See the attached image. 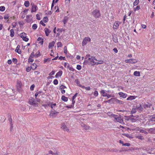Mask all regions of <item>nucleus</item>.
Listing matches in <instances>:
<instances>
[{
  "label": "nucleus",
  "mask_w": 155,
  "mask_h": 155,
  "mask_svg": "<svg viewBox=\"0 0 155 155\" xmlns=\"http://www.w3.org/2000/svg\"><path fill=\"white\" fill-rule=\"evenodd\" d=\"M75 82L77 84V85L79 86V85H81L80 84V82L78 80V79L76 80L75 81Z\"/></svg>",
  "instance_id": "47"
},
{
  "label": "nucleus",
  "mask_w": 155,
  "mask_h": 155,
  "mask_svg": "<svg viewBox=\"0 0 155 155\" xmlns=\"http://www.w3.org/2000/svg\"><path fill=\"white\" fill-rule=\"evenodd\" d=\"M58 113V112L57 111L54 112L52 110L51 111L50 115V116L52 117L53 118H54L56 117Z\"/></svg>",
  "instance_id": "10"
},
{
  "label": "nucleus",
  "mask_w": 155,
  "mask_h": 155,
  "mask_svg": "<svg viewBox=\"0 0 155 155\" xmlns=\"http://www.w3.org/2000/svg\"><path fill=\"white\" fill-rule=\"evenodd\" d=\"M118 94L120 95V97L124 98L126 97L127 96V94L121 92H119Z\"/></svg>",
  "instance_id": "17"
},
{
  "label": "nucleus",
  "mask_w": 155,
  "mask_h": 155,
  "mask_svg": "<svg viewBox=\"0 0 155 155\" xmlns=\"http://www.w3.org/2000/svg\"><path fill=\"white\" fill-rule=\"evenodd\" d=\"M75 103V101L74 100V99H72V104L71 105H69L67 106V107L68 108H72L74 107V104Z\"/></svg>",
  "instance_id": "22"
},
{
  "label": "nucleus",
  "mask_w": 155,
  "mask_h": 155,
  "mask_svg": "<svg viewBox=\"0 0 155 155\" xmlns=\"http://www.w3.org/2000/svg\"><path fill=\"white\" fill-rule=\"evenodd\" d=\"M55 44V42L54 41H53L51 42H50L49 44L48 48H51L53 47Z\"/></svg>",
  "instance_id": "27"
},
{
  "label": "nucleus",
  "mask_w": 155,
  "mask_h": 155,
  "mask_svg": "<svg viewBox=\"0 0 155 155\" xmlns=\"http://www.w3.org/2000/svg\"><path fill=\"white\" fill-rule=\"evenodd\" d=\"M100 93L102 95L103 97H106L108 94L104 90H101Z\"/></svg>",
  "instance_id": "21"
},
{
  "label": "nucleus",
  "mask_w": 155,
  "mask_h": 155,
  "mask_svg": "<svg viewBox=\"0 0 155 155\" xmlns=\"http://www.w3.org/2000/svg\"><path fill=\"white\" fill-rule=\"evenodd\" d=\"M146 130L148 131L149 133L154 134L155 132V128H150V129H146Z\"/></svg>",
  "instance_id": "15"
},
{
  "label": "nucleus",
  "mask_w": 155,
  "mask_h": 155,
  "mask_svg": "<svg viewBox=\"0 0 155 155\" xmlns=\"http://www.w3.org/2000/svg\"><path fill=\"white\" fill-rule=\"evenodd\" d=\"M125 61L126 63L134 64L137 63V61L136 59H130L125 60Z\"/></svg>",
  "instance_id": "6"
},
{
  "label": "nucleus",
  "mask_w": 155,
  "mask_h": 155,
  "mask_svg": "<svg viewBox=\"0 0 155 155\" xmlns=\"http://www.w3.org/2000/svg\"><path fill=\"white\" fill-rule=\"evenodd\" d=\"M111 151L112 152H117L118 151V150L116 149H113L111 150Z\"/></svg>",
  "instance_id": "64"
},
{
  "label": "nucleus",
  "mask_w": 155,
  "mask_h": 155,
  "mask_svg": "<svg viewBox=\"0 0 155 155\" xmlns=\"http://www.w3.org/2000/svg\"><path fill=\"white\" fill-rule=\"evenodd\" d=\"M138 117V116H134L133 115L132 116L130 117V121L132 122H135L137 120V118Z\"/></svg>",
  "instance_id": "12"
},
{
  "label": "nucleus",
  "mask_w": 155,
  "mask_h": 155,
  "mask_svg": "<svg viewBox=\"0 0 155 155\" xmlns=\"http://www.w3.org/2000/svg\"><path fill=\"white\" fill-rule=\"evenodd\" d=\"M53 84L55 85L58 84V80L56 79H54L53 81Z\"/></svg>",
  "instance_id": "48"
},
{
  "label": "nucleus",
  "mask_w": 155,
  "mask_h": 155,
  "mask_svg": "<svg viewBox=\"0 0 155 155\" xmlns=\"http://www.w3.org/2000/svg\"><path fill=\"white\" fill-rule=\"evenodd\" d=\"M36 18L37 20H40L41 18L40 15L38 14H37L36 15Z\"/></svg>",
  "instance_id": "56"
},
{
  "label": "nucleus",
  "mask_w": 155,
  "mask_h": 155,
  "mask_svg": "<svg viewBox=\"0 0 155 155\" xmlns=\"http://www.w3.org/2000/svg\"><path fill=\"white\" fill-rule=\"evenodd\" d=\"M35 87V85L34 84H33L30 87V89L31 91H33L34 89V88Z\"/></svg>",
  "instance_id": "61"
},
{
  "label": "nucleus",
  "mask_w": 155,
  "mask_h": 155,
  "mask_svg": "<svg viewBox=\"0 0 155 155\" xmlns=\"http://www.w3.org/2000/svg\"><path fill=\"white\" fill-rule=\"evenodd\" d=\"M114 96L113 95H112L111 94H107V96H106V97H107L108 98H110L111 97H113Z\"/></svg>",
  "instance_id": "60"
},
{
  "label": "nucleus",
  "mask_w": 155,
  "mask_h": 155,
  "mask_svg": "<svg viewBox=\"0 0 155 155\" xmlns=\"http://www.w3.org/2000/svg\"><path fill=\"white\" fill-rule=\"evenodd\" d=\"M116 103H117V104H123V102L122 101H121L117 99V100H116Z\"/></svg>",
  "instance_id": "40"
},
{
  "label": "nucleus",
  "mask_w": 155,
  "mask_h": 155,
  "mask_svg": "<svg viewBox=\"0 0 155 155\" xmlns=\"http://www.w3.org/2000/svg\"><path fill=\"white\" fill-rule=\"evenodd\" d=\"M64 66L65 68H68L69 67L70 65L67 62H65L64 64Z\"/></svg>",
  "instance_id": "39"
},
{
  "label": "nucleus",
  "mask_w": 155,
  "mask_h": 155,
  "mask_svg": "<svg viewBox=\"0 0 155 155\" xmlns=\"http://www.w3.org/2000/svg\"><path fill=\"white\" fill-rule=\"evenodd\" d=\"M18 45L17 46L16 49H15V51L16 52H17L18 54H20L21 53V51L19 49V48H18Z\"/></svg>",
  "instance_id": "36"
},
{
  "label": "nucleus",
  "mask_w": 155,
  "mask_h": 155,
  "mask_svg": "<svg viewBox=\"0 0 155 155\" xmlns=\"http://www.w3.org/2000/svg\"><path fill=\"white\" fill-rule=\"evenodd\" d=\"M37 25L36 24H34L32 26V28L34 30H35L37 28Z\"/></svg>",
  "instance_id": "44"
},
{
  "label": "nucleus",
  "mask_w": 155,
  "mask_h": 155,
  "mask_svg": "<svg viewBox=\"0 0 155 155\" xmlns=\"http://www.w3.org/2000/svg\"><path fill=\"white\" fill-rule=\"evenodd\" d=\"M37 6L33 4L32 6L31 12V13L36 12L37 10Z\"/></svg>",
  "instance_id": "13"
},
{
  "label": "nucleus",
  "mask_w": 155,
  "mask_h": 155,
  "mask_svg": "<svg viewBox=\"0 0 155 155\" xmlns=\"http://www.w3.org/2000/svg\"><path fill=\"white\" fill-rule=\"evenodd\" d=\"M134 10L135 12L136 11L140 9V7L139 6H137L136 8H134Z\"/></svg>",
  "instance_id": "53"
},
{
  "label": "nucleus",
  "mask_w": 155,
  "mask_h": 155,
  "mask_svg": "<svg viewBox=\"0 0 155 155\" xmlns=\"http://www.w3.org/2000/svg\"><path fill=\"white\" fill-rule=\"evenodd\" d=\"M62 74V71H60L58 72L56 74V75L55 76V77L56 78H58L59 77H60L61 76Z\"/></svg>",
  "instance_id": "20"
},
{
  "label": "nucleus",
  "mask_w": 155,
  "mask_h": 155,
  "mask_svg": "<svg viewBox=\"0 0 155 155\" xmlns=\"http://www.w3.org/2000/svg\"><path fill=\"white\" fill-rule=\"evenodd\" d=\"M98 92L97 91H95L94 92V95L95 97H97L98 96Z\"/></svg>",
  "instance_id": "43"
},
{
  "label": "nucleus",
  "mask_w": 155,
  "mask_h": 155,
  "mask_svg": "<svg viewBox=\"0 0 155 155\" xmlns=\"http://www.w3.org/2000/svg\"><path fill=\"white\" fill-rule=\"evenodd\" d=\"M10 35L11 37H13L14 35V31L13 29H11L10 30Z\"/></svg>",
  "instance_id": "32"
},
{
  "label": "nucleus",
  "mask_w": 155,
  "mask_h": 155,
  "mask_svg": "<svg viewBox=\"0 0 155 155\" xmlns=\"http://www.w3.org/2000/svg\"><path fill=\"white\" fill-rule=\"evenodd\" d=\"M83 126L84 127V128L86 130L89 129V127L88 126H87L85 124H84Z\"/></svg>",
  "instance_id": "55"
},
{
  "label": "nucleus",
  "mask_w": 155,
  "mask_h": 155,
  "mask_svg": "<svg viewBox=\"0 0 155 155\" xmlns=\"http://www.w3.org/2000/svg\"><path fill=\"white\" fill-rule=\"evenodd\" d=\"M91 41V39L88 37H85L83 41L82 42V45L84 46L87 43L88 41Z\"/></svg>",
  "instance_id": "8"
},
{
  "label": "nucleus",
  "mask_w": 155,
  "mask_h": 155,
  "mask_svg": "<svg viewBox=\"0 0 155 155\" xmlns=\"http://www.w3.org/2000/svg\"><path fill=\"white\" fill-rule=\"evenodd\" d=\"M16 22H14L12 23V28H14L16 26Z\"/></svg>",
  "instance_id": "54"
},
{
  "label": "nucleus",
  "mask_w": 155,
  "mask_h": 155,
  "mask_svg": "<svg viewBox=\"0 0 155 155\" xmlns=\"http://www.w3.org/2000/svg\"><path fill=\"white\" fill-rule=\"evenodd\" d=\"M151 106L152 104L148 102H147L146 103H144L143 105V107L145 109H146L148 107H150Z\"/></svg>",
  "instance_id": "14"
},
{
  "label": "nucleus",
  "mask_w": 155,
  "mask_h": 155,
  "mask_svg": "<svg viewBox=\"0 0 155 155\" xmlns=\"http://www.w3.org/2000/svg\"><path fill=\"white\" fill-rule=\"evenodd\" d=\"M134 75L136 76H140V72L138 71H135L134 73Z\"/></svg>",
  "instance_id": "29"
},
{
  "label": "nucleus",
  "mask_w": 155,
  "mask_h": 155,
  "mask_svg": "<svg viewBox=\"0 0 155 155\" xmlns=\"http://www.w3.org/2000/svg\"><path fill=\"white\" fill-rule=\"evenodd\" d=\"M69 19V17L67 16H65L63 20L64 25H65L68 22Z\"/></svg>",
  "instance_id": "23"
},
{
  "label": "nucleus",
  "mask_w": 155,
  "mask_h": 155,
  "mask_svg": "<svg viewBox=\"0 0 155 155\" xmlns=\"http://www.w3.org/2000/svg\"><path fill=\"white\" fill-rule=\"evenodd\" d=\"M136 97H137L136 96H130L127 99V100L131 101L135 99Z\"/></svg>",
  "instance_id": "19"
},
{
  "label": "nucleus",
  "mask_w": 155,
  "mask_h": 155,
  "mask_svg": "<svg viewBox=\"0 0 155 155\" xmlns=\"http://www.w3.org/2000/svg\"><path fill=\"white\" fill-rule=\"evenodd\" d=\"M136 109L138 110H139L142 111L143 110V108L141 105H140L139 107H136Z\"/></svg>",
  "instance_id": "35"
},
{
  "label": "nucleus",
  "mask_w": 155,
  "mask_h": 155,
  "mask_svg": "<svg viewBox=\"0 0 155 155\" xmlns=\"http://www.w3.org/2000/svg\"><path fill=\"white\" fill-rule=\"evenodd\" d=\"M26 18V21L27 23H29L32 21L33 17L32 15H27Z\"/></svg>",
  "instance_id": "7"
},
{
  "label": "nucleus",
  "mask_w": 155,
  "mask_h": 155,
  "mask_svg": "<svg viewBox=\"0 0 155 155\" xmlns=\"http://www.w3.org/2000/svg\"><path fill=\"white\" fill-rule=\"evenodd\" d=\"M40 52L39 51H38L35 54V56L36 57H38L40 55L39 54Z\"/></svg>",
  "instance_id": "52"
},
{
  "label": "nucleus",
  "mask_w": 155,
  "mask_h": 155,
  "mask_svg": "<svg viewBox=\"0 0 155 155\" xmlns=\"http://www.w3.org/2000/svg\"><path fill=\"white\" fill-rule=\"evenodd\" d=\"M67 47L65 46L64 48V53L65 54H67Z\"/></svg>",
  "instance_id": "62"
},
{
  "label": "nucleus",
  "mask_w": 155,
  "mask_h": 155,
  "mask_svg": "<svg viewBox=\"0 0 155 155\" xmlns=\"http://www.w3.org/2000/svg\"><path fill=\"white\" fill-rule=\"evenodd\" d=\"M112 116L114 119V121L115 122H118L121 124H124L123 120L121 119L120 116L115 114H112Z\"/></svg>",
  "instance_id": "2"
},
{
  "label": "nucleus",
  "mask_w": 155,
  "mask_h": 155,
  "mask_svg": "<svg viewBox=\"0 0 155 155\" xmlns=\"http://www.w3.org/2000/svg\"><path fill=\"white\" fill-rule=\"evenodd\" d=\"M49 106H50L52 109H53L56 105V103H54L53 102H51L48 104Z\"/></svg>",
  "instance_id": "25"
},
{
  "label": "nucleus",
  "mask_w": 155,
  "mask_h": 155,
  "mask_svg": "<svg viewBox=\"0 0 155 155\" xmlns=\"http://www.w3.org/2000/svg\"><path fill=\"white\" fill-rule=\"evenodd\" d=\"M20 36L22 38L23 40L26 42H27L29 39L26 36V34L24 32L21 33L20 35Z\"/></svg>",
  "instance_id": "5"
},
{
  "label": "nucleus",
  "mask_w": 155,
  "mask_h": 155,
  "mask_svg": "<svg viewBox=\"0 0 155 155\" xmlns=\"http://www.w3.org/2000/svg\"><path fill=\"white\" fill-rule=\"evenodd\" d=\"M44 31H45L46 35V36H48L49 33L50 32V30L48 28H45L44 29Z\"/></svg>",
  "instance_id": "24"
},
{
  "label": "nucleus",
  "mask_w": 155,
  "mask_h": 155,
  "mask_svg": "<svg viewBox=\"0 0 155 155\" xmlns=\"http://www.w3.org/2000/svg\"><path fill=\"white\" fill-rule=\"evenodd\" d=\"M61 99L62 101L66 102L68 100V99L67 97H65L64 96H62L61 97Z\"/></svg>",
  "instance_id": "34"
},
{
  "label": "nucleus",
  "mask_w": 155,
  "mask_h": 155,
  "mask_svg": "<svg viewBox=\"0 0 155 155\" xmlns=\"http://www.w3.org/2000/svg\"><path fill=\"white\" fill-rule=\"evenodd\" d=\"M85 58L86 59H87V61L92 65L96 64V62L97 60L94 57L91 56L90 55L87 54L86 55Z\"/></svg>",
  "instance_id": "1"
},
{
  "label": "nucleus",
  "mask_w": 155,
  "mask_h": 155,
  "mask_svg": "<svg viewBox=\"0 0 155 155\" xmlns=\"http://www.w3.org/2000/svg\"><path fill=\"white\" fill-rule=\"evenodd\" d=\"M149 120V121H155V115L150 117Z\"/></svg>",
  "instance_id": "18"
},
{
  "label": "nucleus",
  "mask_w": 155,
  "mask_h": 155,
  "mask_svg": "<svg viewBox=\"0 0 155 155\" xmlns=\"http://www.w3.org/2000/svg\"><path fill=\"white\" fill-rule=\"evenodd\" d=\"M34 61V60L31 58V57H30L28 59V62H33Z\"/></svg>",
  "instance_id": "46"
},
{
  "label": "nucleus",
  "mask_w": 155,
  "mask_h": 155,
  "mask_svg": "<svg viewBox=\"0 0 155 155\" xmlns=\"http://www.w3.org/2000/svg\"><path fill=\"white\" fill-rule=\"evenodd\" d=\"M130 143H124V144H123V146H127V147L130 146Z\"/></svg>",
  "instance_id": "59"
},
{
  "label": "nucleus",
  "mask_w": 155,
  "mask_h": 155,
  "mask_svg": "<svg viewBox=\"0 0 155 155\" xmlns=\"http://www.w3.org/2000/svg\"><path fill=\"white\" fill-rule=\"evenodd\" d=\"M137 138L141 140H143L144 138L142 136H138L137 137Z\"/></svg>",
  "instance_id": "51"
},
{
  "label": "nucleus",
  "mask_w": 155,
  "mask_h": 155,
  "mask_svg": "<svg viewBox=\"0 0 155 155\" xmlns=\"http://www.w3.org/2000/svg\"><path fill=\"white\" fill-rule=\"evenodd\" d=\"M121 23V22H120L119 21H115L113 25V28L114 31H116L119 28V25Z\"/></svg>",
  "instance_id": "3"
},
{
  "label": "nucleus",
  "mask_w": 155,
  "mask_h": 155,
  "mask_svg": "<svg viewBox=\"0 0 155 155\" xmlns=\"http://www.w3.org/2000/svg\"><path fill=\"white\" fill-rule=\"evenodd\" d=\"M29 2L28 1H25L24 2V5L26 7H28L29 5Z\"/></svg>",
  "instance_id": "33"
},
{
  "label": "nucleus",
  "mask_w": 155,
  "mask_h": 155,
  "mask_svg": "<svg viewBox=\"0 0 155 155\" xmlns=\"http://www.w3.org/2000/svg\"><path fill=\"white\" fill-rule=\"evenodd\" d=\"M5 10V7L4 6H1L0 7V11L2 12L4 11Z\"/></svg>",
  "instance_id": "41"
},
{
  "label": "nucleus",
  "mask_w": 155,
  "mask_h": 155,
  "mask_svg": "<svg viewBox=\"0 0 155 155\" xmlns=\"http://www.w3.org/2000/svg\"><path fill=\"white\" fill-rule=\"evenodd\" d=\"M29 103L31 105H35L37 104L34 98L31 97L29 100Z\"/></svg>",
  "instance_id": "9"
},
{
  "label": "nucleus",
  "mask_w": 155,
  "mask_h": 155,
  "mask_svg": "<svg viewBox=\"0 0 155 155\" xmlns=\"http://www.w3.org/2000/svg\"><path fill=\"white\" fill-rule=\"evenodd\" d=\"M61 128L63 130H64L66 131L67 132L69 131V129L64 123H63L61 124Z\"/></svg>",
  "instance_id": "11"
},
{
  "label": "nucleus",
  "mask_w": 155,
  "mask_h": 155,
  "mask_svg": "<svg viewBox=\"0 0 155 155\" xmlns=\"http://www.w3.org/2000/svg\"><path fill=\"white\" fill-rule=\"evenodd\" d=\"M38 41H39V44L41 45H42L43 43V39L41 37H39L38 39Z\"/></svg>",
  "instance_id": "26"
},
{
  "label": "nucleus",
  "mask_w": 155,
  "mask_h": 155,
  "mask_svg": "<svg viewBox=\"0 0 155 155\" xmlns=\"http://www.w3.org/2000/svg\"><path fill=\"white\" fill-rule=\"evenodd\" d=\"M92 14L95 18H99L101 15L99 11L97 10H94L92 12Z\"/></svg>",
  "instance_id": "4"
},
{
  "label": "nucleus",
  "mask_w": 155,
  "mask_h": 155,
  "mask_svg": "<svg viewBox=\"0 0 155 155\" xmlns=\"http://www.w3.org/2000/svg\"><path fill=\"white\" fill-rule=\"evenodd\" d=\"M37 67V65L35 63H33L31 65V68L33 69H35Z\"/></svg>",
  "instance_id": "30"
},
{
  "label": "nucleus",
  "mask_w": 155,
  "mask_h": 155,
  "mask_svg": "<svg viewBox=\"0 0 155 155\" xmlns=\"http://www.w3.org/2000/svg\"><path fill=\"white\" fill-rule=\"evenodd\" d=\"M12 61L16 64L17 62V60L16 58H13L12 59Z\"/></svg>",
  "instance_id": "58"
},
{
  "label": "nucleus",
  "mask_w": 155,
  "mask_h": 155,
  "mask_svg": "<svg viewBox=\"0 0 155 155\" xmlns=\"http://www.w3.org/2000/svg\"><path fill=\"white\" fill-rule=\"evenodd\" d=\"M66 88V87H65V86H64L63 85H61V86H60V87H59V89L60 90H63V89H64V88Z\"/></svg>",
  "instance_id": "49"
},
{
  "label": "nucleus",
  "mask_w": 155,
  "mask_h": 155,
  "mask_svg": "<svg viewBox=\"0 0 155 155\" xmlns=\"http://www.w3.org/2000/svg\"><path fill=\"white\" fill-rule=\"evenodd\" d=\"M22 86V84L21 82L19 81L18 80L17 82V84H16V86L18 88H21V87Z\"/></svg>",
  "instance_id": "16"
},
{
  "label": "nucleus",
  "mask_w": 155,
  "mask_h": 155,
  "mask_svg": "<svg viewBox=\"0 0 155 155\" xmlns=\"http://www.w3.org/2000/svg\"><path fill=\"white\" fill-rule=\"evenodd\" d=\"M57 47L58 48L59 47H61L62 46V43L61 42H58L57 43Z\"/></svg>",
  "instance_id": "42"
},
{
  "label": "nucleus",
  "mask_w": 155,
  "mask_h": 155,
  "mask_svg": "<svg viewBox=\"0 0 155 155\" xmlns=\"http://www.w3.org/2000/svg\"><path fill=\"white\" fill-rule=\"evenodd\" d=\"M139 3V0H135L134 2L133 5L134 6L137 5Z\"/></svg>",
  "instance_id": "38"
},
{
  "label": "nucleus",
  "mask_w": 155,
  "mask_h": 155,
  "mask_svg": "<svg viewBox=\"0 0 155 155\" xmlns=\"http://www.w3.org/2000/svg\"><path fill=\"white\" fill-rule=\"evenodd\" d=\"M117 98H112L110 99L111 103H116Z\"/></svg>",
  "instance_id": "31"
},
{
  "label": "nucleus",
  "mask_w": 155,
  "mask_h": 155,
  "mask_svg": "<svg viewBox=\"0 0 155 155\" xmlns=\"http://www.w3.org/2000/svg\"><path fill=\"white\" fill-rule=\"evenodd\" d=\"M31 68V67H28L26 68V71H27L28 72L30 71Z\"/></svg>",
  "instance_id": "63"
},
{
  "label": "nucleus",
  "mask_w": 155,
  "mask_h": 155,
  "mask_svg": "<svg viewBox=\"0 0 155 155\" xmlns=\"http://www.w3.org/2000/svg\"><path fill=\"white\" fill-rule=\"evenodd\" d=\"M145 130H146V129H142L140 130V133H144L145 134H148V133L145 131Z\"/></svg>",
  "instance_id": "28"
},
{
  "label": "nucleus",
  "mask_w": 155,
  "mask_h": 155,
  "mask_svg": "<svg viewBox=\"0 0 155 155\" xmlns=\"http://www.w3.org/2000/svg\"><path fill=\"white\" fill-rule=\"evenodd\" d=\"M96 64H102L103 63V61L102 60L96 62Z\"/></svg>",
  "instance_id": "45"
},
{
  "label": "nucleus",
  "mask_w": 155,
  "mask_h": 155,
  "mask_svg": "<svg viewBox=\"0 0 155 155\" xmlns=\"http://www.w3.org/2000/svg\"><path fill=\"white\" fill-rule=\"evenodd\" d=\"M65 57H62V56H60L59 58V59L60 60H65Z\"/></svg>",
  "instance_id": "57"
},
{
  "label": "nucleus",
  "mask_w": 155,
  "mask_h": 155,
  "mask_svg": "<svg viewBox=\"0 0 155 155\" xmlns=\"http://www.w3.org/2000/svg\"><path fill=\"white\" fill-rule=\"evenodd\" d=\"M76 68L78 70H80L81 68V67L80 65L78 64L77 65Z\"/></svg>",
  "instance_id": "50"
},
{
  "label": "nucleus",
  "mask_w": 155,
  "mask_h": 155,
  "mask_svg": "<svg viewBox=\"0 0 155 155\" xmlns=\"http://www.w3.org/2000/svg\"><path fill=\"white\" fill-rule=\"evenodd\" d=\"M48 19L47 17H45L43 18L42 21L45 23L47 22L48 21Z\"/></svg>",
  "instance_id": "37"
}]
</instances>
